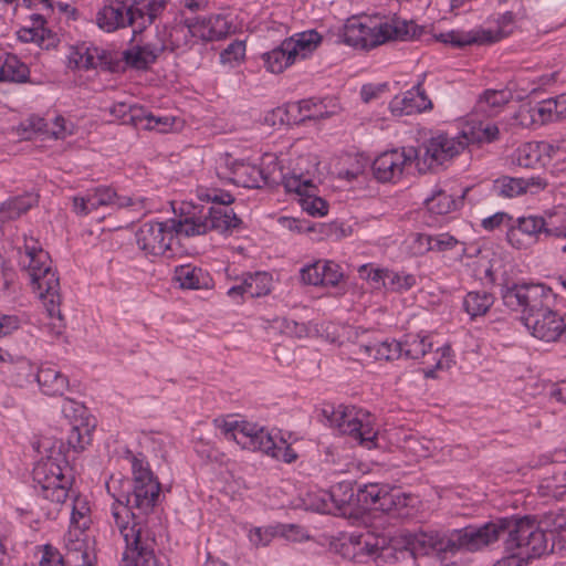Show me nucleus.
I'll return each instance as SVG.
<instances>
[{"instance_id":"17","label":"nucleus","mask_w":566,"mask_h":566,"mask_svg":"<svg viewBox=\"0 0 566 566\" xmlns=\"http://www.w3.org/2000/svg\"><path fill=\"white\" fill-rule=\"evenodd\" d=\"M166 3L167 0H127L126 20L134 27L133 39L155 22L164 12Z\"/></svg>"},{"instance_id":"27","label":"nucleus","mask_w":566,"mask_h":566,"mask_svg":"<svg viewBox=\"0 0 566 566\" xmlns=\"http://www.w3.org/2000/svg\"><path fill=\"white\" fill-rule=\"evenodd\" d=\"M95 189L103 207H109L112 209L129 208L139 214H144V210L146 209L145 198L119 196L115 189L108 186H98Z\"/></svg>"},{"instance_id":"21","label":"nucleus","mask_w":566,"mask_h":566,"mask_svg":"<svg viewBox=\"0 0 566 566\" xmlns=\"http://www.w3.org/2000/svg\"><path fill=\"white\" fill-rule=\"evenodd\" d=\"M35 381L42 394L63 396L69 389V378L52 365H42L36 369Z\"/></svg>"},{"instance_id":"45","label":"nucleus","mask_w":566,"mask_h":566,"mask_svg":"<svg viewBox=\"0 0 566 566\" xmlns=\"http://www.w3.org/2000/svg\"><path fill=\"white\" fill-rule=\"evenodd\" d=\"M245 287L249 297H261L268 295L272 290V275L264 271L244 273Z\"/></svg>"},{"instance_id":"37","label":"nucleus","mask_w":566,"mask_h":566,"mask_svg":"<svg viewBox=\"0 0 566 566\" xmlns=\"http://www.w3.org/2000/svg\"><path fill=\"white\" fill-rule=\"evenodd\" d=\"M549 150H553V146L547 143H526L517 148L515 160L521 167L534 168L541 161L543 154L551 157Z\"/></svg>"},{"instance_id":"59","label":"nucleus","mask_w":566,"mask_h":566,"mask_svg":"<svg viewBox=\"0 0 566 566\" xmlns=\"http://www.w3.org/2000/svg\"><path fill=\"white\" fill-rule=\"evenodd\" d=\"M322 260L303 266L300 270L301 281L306 285H322Z\"/></svg>"},{"instance_id":"28","label":"nucleus","mask_w":566,"mask_h":566,"mask_svg":"<svg viewBox=\"0 0 566 566\" xmlns=\"http://www.w3.org/2000/svg\"><path fill=\"white\" fill-rule=\"evenodd\" d=\"M437 40L454 48H464L471 44L493 43L497 38L491 31L481 30L476 32H464L459 30H451L446 33L437 35Z\"/></svg>"},{"instance_id":"49","label":"nucleus","mask_w":566,"mask_h":566,"mask_svg":"<svg viewBox=\"0 0 566 566\" xmlns=\"http://www.w3.org/2000/svg\"><path fill=\"white\" fill-rule=\"evenodd\" d=\"M154 545V539L147 536V543H144V547H139L140 551L134 547L128 551L127 555L139 556L138 560L142 566H165L164 557L155 555Z\"/></svg>"},{"instance_id":"52","label":"nucleus","mask_w":566,"mask_h":566,"mask_svg":"<svg viewBox=\"0 0 566 566\" xmlns=\"http://www.w3.org/2000/svg\"><path fill=\"white\" fill-rule=\"evenodd\" d=\"M244 55L245 43L234 40L220 53V63L233 67L244 59Z\"/></svg>"},{"instance_id":"20","label":"nucleus","mask_w":566,"mask_h":566,"mask_svg":"<svg viewBox=\"0 0 566 566\" xmlns=\"http://www.w3.org/2000/svg\"><path fill=\"white\" fill-rule=\"evenodd\" d=\"M166 49V40L164 38H159L156 42L134 45L130 49L125 50L123 52V60L134 70L146 71L151 64L156 63L159 55L165 52Z\"/></svg>"},{"instance_id":"40","label":"nucleus","mask_w":566,"mask_h":566,"mask_svg":"<svg viewBox=\"0 0 566 566\" xmlns=\"http://www.w3.org/2000/svg\"><path fill=\"white\" fill-rule=\"evenodd\" d=\"M386 484L358 483L356 484V506L358 510H376Z\"/></svg>"},{"instance_id":"62","label":"nucleus","mask_w":566,"mask_h":566,"mask_svg":"<svg viewBox=\"0 0 566 566\" xmlns=\"http://www.w3.org/2000/svg\"><path fill=\"white\" fill-rule=\"evenodd\" d=\"M214 426L224 434L229 440L235 441V436L241 430L242 421H238L231 418L214 419Z\"/></svg>"},{"instance_id":"47","label":"nucleus","mask_w":566,"mask_h":566,"mask_svg":"<svg viewBox=\"0 0 566 566\" xmlns=\"http://www.w3.org/2000/svg\"><path fill=\"white\" fill-rule=\"evenodd\" d=\"M493 191L503 198H514L526 192V184L524 178L502 176L494 181Z\"/></svg>"},{"instance_id":"5","label":"nucleus","mask_w":566,"mask_h":566,"mask_svg":"<svg viewBox=\"0 0 566 566\" xmlns=\"http://www.w3.org/2000/svg\"><path fill=\"white\" fill-rule=\"evenodd\" d=\"M197 196L209 206H202L198 212L186 217L185 222L177 223L185 228L186 237L202 235L209 231L231 233L241 227L242 220L229 207L234 202V197L230 192L216 188H200Z\"/></svg>"},{"instance_id":"33","label":"nucleus","mask_w":566,"mask_h":566,"mask_svg":"<svg viewBox=\"0 0 566 566\" xmlns=\"http://www.w3.org/2000/svg\"><path fill=\"white\" fill-rule=\"evenodd\" d=\"M469 144H491L500 138L499 127L490 122H479L468 125L461 133Z\"/></svg>"},{"instance_id":"30","label":"nucleus","mask_w":566,"mask_h":566,"mask_svg":"<svg viewBox=\"0 0 566 566\" xmlns=\"http://www.w3.org/2000/svg\"><path fill=\"white\" fill-rule=\"evenodd\" d=\"M38 201L39 196L34 192H25L21 196L9 198L0 205V223L20 218L34 207Z\"/></svg>"},{"instance_id":"23","label":"nucleus","mask_w":566,"mask_h":566,"mask_svg":"<svg viewBox=\"0 0 566 566\" xmlns=\"http://www.w3.org/2000/svg\"><path fill=\"white\" fill-rule=\"evenodd\" d=\"M38 368L28 358L13 356L10 363L1 366V373L12 385L23 388L35 381Z\"/></svg>"},{"instance_id":"18","label":"nucleus","mask_w":566,"mask_h":566,"mask_svg":"<svg viewBox=\"0 0 566 566\" xmlns=\"http://www.w3.org/2000/svg\"><path fill=\"white\" fill-rule=\"evenodd\" d=\"M186 24L189 27L190 36H198L203 42L220 41L227 38L232 28L227 17L222 14L208 18H188Z\"/></svg>"},{"instance_id":"24","label":"nucleus","mask_w":566,"mask_h":566,"mask_svg":"<svg viewBox=\"0 0 566 566\" xmlns=\"http://www.w3.org/2000/svg\"><path fill=\"white\" fill-rule=\"evenodd\" d=\"M174 280L181 289L187 290H208L213 285L210 274L206 270L192 264L176 266Z\"/></svg>"},{"instance_id":"60","label":"nucleus","mask_w":566,"mask_h":566,"mask_svg":"<svg viewBox=\"0 0 566 566\" xmlns=\"http://www.w3.org/2000/svg\"><path fill=\"white\" fill-rule=\"evenodd\" d=\"M90 507L84 500L75 499L72 505L71 523L78 528H86L90 522L87 516Z\"/></svg>"},{"instance_id":"50","label":"nucleus","mask_w":566,"mask_h":566,"mask_svg":"<svg viewBox=\"0 0 566 566\" xmlns=\"http://www.w3.org/2000/svg\"><path fill=\"white\" fill-rule=\"evenodd\" d=\"M300 205L312 217H324L328 212V203L323 198L316 196L315 190L305 192L300 198Z\"/></svg>"},{"instance_id":"11","label":"nucleus","mask_w":566,"mask_h":566,"mask_svg":"<svg viewBox=\"0 0 566 566\" xmlns=\"http://www.w3.org/2000/svg\"><path fill=\"white\" fill-rule=\"evenodd\" d=\"M467 147V139L460 133L450 137L448 134H438L422 144L418 150L416 164L420 172H427L434 167L442 166L453 159Z\"/></svg>"},{"instance_id":"46","label":"nucleus","mask_w":566,"mask_h":566,"mask_svg":"<svg viewBox=\"0 0 566 566\" xmlns=\"http://www.w3.org/2000/svg\"><path fill=\"white\" fill-rule=\"evenodd\" d=\"M511 223L533 244L539 240L545 230V219L537 216L513 219Z\"/></svg>"},{"instance_id":"55","label":"nucleus","mask_w":566,"mask_h":566,"mask_svg":"<svg viewBox=\"0 0 566 566\" xmlns=\"http://www.w3.org/2000/svg\"><path fill=\"white\" fill-rule=\"evenodd\" d=\"M189 27L186 24V20L182 24L176 25L170 33V45L171 51L187 48L190 49L195 44L193 39L196 36H190Z\"/></svg>"},{"instance_id":"8","label":"nucleus","mask_w":566,"mask_h":566,"mask_svg":"<svg viewBox=\"0 0 566 566\" xmlns=\"http://www.w3.org/2000/svg\"><path fill=\"white\" fill-rule=\"evenodd\" d=\"M323 412L339 433L350 437L366 449L377 447L378 430L368 412L343 405L324 408Z\"/></svg>"},{"instance_id":"12","label":"nucleus","mask_w":566,"mask_h":566,"mask_svg":"<svg viewBox=\"0 0 566 566\" xmlns=\"http://www.w3.org/2000/svg\"><path fill=\"white\" fill-rule=\"evenodd\" d=\"M418 158L415 147L395 148L381 153L373 161L371 170L379 182H397L401 179L407 167Z\"/></svg>"},{"instance_id":"63","label":"nucleus","mask_w":566,"mask_h":566,"mask_svg":"<svg viewBox=\"0 0 566 566\" xmlns=\"http://www.w3.org/2000/svg\"><path fill=\"white\" fill-rule=\"evenodd\" d=\"M308 503H306L307 509L321 512V513H332L334 512V504L332 501H328L324 496V492L317 494H308Z\"/></svg>"},{"instance_id":"3","label":"nucleus","mask_w":566,"mask_h":566,"mask_svg":"<svg viewBox=\"0 0 566 566\" xmlns=\"http://www.w3.org/2000/svg\"><path fill=\"white\" fill-rule=\"evenodd\" d=\"M501 539L506 551L520 549L527 558L541 557L547 552L546 533L530 516L501 517L481 524V551Z\"/></svg>"},{"instance_id":"10","label":"nucleus","mask_w":566,"mask_h":566,"mask_svg":"<svg viewBox=\"0 0 566 566\" xmlns=\"http://www.w3.org/2000/svg\"><path fill=\"white\" fill-rule=\"evenodd\" d=\"M179 222H185V218L145 222L135 234L138 248L147 255H164L170 250L175 235H186L185 228L177 224Z\"/></svg>"},{"instance_id":"36","label":"nucleus","mask_w":566,"mask_h":566,"mask_svg":"<svg viewBox=\"0 0 566 566\" xmlns=\"http://www.w3.org/2000/svg\"><path fill=\"white\" fill-rule=\"evenodd\" d=\"M463 205V196L454 198L444 190L434 192L424 200V206L429 213L433 216H444L458 210Z\"/></svg>"},{"instance_id":"6","label":"nucleus","mask_w":566,"mask_h":566,"mask_svg":"<svg viewBox=\"0 0 566 566\" xmlns=\"http://www.w3.org/2000/svg\"><path fill=\"white\" fill-rule=\"evenodd\" d=\"M25 253L29 259L27 271L31 282L38 290L49 317L57 321V324H54L56 334H61L65 323L60 310V280L51 269L50 256L40 247L29 245L28 243L25 244Z\"/></svg>"},{"instance_id":"38","label":"nucleus","mask_w":566,"mask_h":566,"mask_svg":"<svg viewBox=\"0 0 566 566\" xmlns=\"http://www.w3.org/2000/svg\"><path fill=\"white\" fill-rule=\"evenodd\" d=\"M416 242L419 244V250L421 253L429 251L446 252L454 249L460 243L457 238L449 233H418Z\"/></svg>"},{"instance_id":"64","label":"nucleus","mask_w":566,"mask_h":566,"mask_svg":"<svg viewBox=\"0 0 566 566\" xmlns=\"http://www.w3.org/2000/svg\"><path fill=\"white\" fill-rule=\"evenodd\" d=\"M396 494L397 489H390L388 485H385L384 492L381 494V500L379 501L376 510L395 516Z\"/></svg>"},{"instance_id":"41","label":"nucleus","mask_w":566,"mask_h":566,"mask_svg":"<svg viewBox=\"0 0 566 566\" xmlns=\"http://www.w3.org/2000/svg\"><path fill=\"white\" fill-rule=\"evenodd\" d=\"M109 113L122 124L139 128L142 119L146 116V108L138 104L118 102L111 107Z\"/></svg>"},{"instance_id":"7","label":"nucleus","mask_w":566,"mask_h":566,"mask_svg":"<svg viewBox=\"0 0 566 566\" xmlns=\"http://www.w3.org/2000/svg\"><path fill=\"white\" fill-rule=\"evenodd\" d=\"M296 440L292 432H283L279 429L270 431L249 421H242L241 430L235 436V442L242 449L259 451L285 463H292L297 459V453L291 447Z\"/></svg>"},{"instance_id":"25","label":"nucleus","mask_w":566,"mask_h":566,"mask_svg":"<svg viewBox=\"0 0 566 566\" xmlns=\"http://www.w3.org/2000/svg\"><path fill=\"white\" fill-rule=\"evenodd\" d=\"M356 484L357 482L342 481L331 486L329 491H324V496L334 504V510L343 514L357 511L356 506Z\"/></svg>"},{"instance_id":"56","label":"nucleus","mask_w":566,"mask_h":566,"mask_svg":"<svg viewBox=\"0 0 566 566\" xmlns=\"http://www.w3.org/2000/svg\"><path fill=\"white\" fill-rule=\"evenodd\" d=\"M284 187L289 192H295L301 196L305 192L314 191L316 187L311 179H305L301 175L285 176L283 179Z\"/></svg>"},{"instance_id":"15","label":"nucleus","mask_w":566,"mask_h":566,"mask_svg":"<svg viewBox=\"0 0 566 566\" xmlns=\"http://www.w3.org/2000/svg\"><path fill=\"white\" fill-rule=\"evenodd\" d=\"M87 408L73 399H65L62 405V413L71 422V429L67 436V446L74 451H82L92 441V428L88 423Z\"/></svg>"},{"instance_id":"4","label":"nucleus","mask_w":566,"mask_h":566,"mask_svg":"<svg viewBox=\"0 0 566 566\" xmlns=\"http://www.w3.org/2000/svg\"><path fill=\"white\" fill-rule=\"evenodd\" d=\"M40 447L48 454L39 460L33 468V488L44 500L61 505L71 496L74 481L65 455L66 447L62 440L51 441L49 439L43 440Z\"/></svg>"},{"instance_id":"13","label":"nucleus","mask_w":566,"mask_h":566,"mask_svg":"<svg viewBox=\"0 0 566 566\" xmlns=\"http://www.w3.org/2000/svg\"><path fill=\"white\" fill-rule=\"evenodd\" d=\"M342 39L345 44L361 50L374 49L386 43L381 32V18L348 19Z\"/></svg>"},{"instance_id":"2","label":"nucleus","mask_w":566,"mask_h":566,"mask_svg":"<svg viewBox=\"0 0 566 566\" xmlns=\"http://www.w3.org/2000/svg\"><path fill=\"white\" fill-rule=\"evenodd\" d=\"M405 549L416 556L437 555L440 559L460 552L481 551V525H468L449 531L423 530L407 531L400 536Z\"/></svg>"},{"instance_id":"48","label":"nucleus","mask_w":566,"mask_h":566,"mask_svg":"<svg viewBox=\"0 0 566 566\" xmlns=\"http://www.w3.org/2000/svg\"><path fill=\"white\" fill-rule=\"evenodd\" d=\"M272 115L277 117L281 124L297 125L306 120L305 109H303V99L290 103L284 107H277Z\"/></svg>"},{"instance_id":"58","label":"nucleus","mask_w":566,"mask_h":566,"mask_svg":"<svg viewBox=\"0 0 566 566\" xmlns=\"http://www.w3.org/2000/svg\"><path fill=\"white\" fill-rule=\"evenodd\" d=\"M554 108L553 98L537 103L534 107L531 108L533 120H536V116L537 119L542 123L557 120V113Z\"/></svg>"},{"instance_id":"32","label":"nucleus","mask_w":566,"mask_h":566,"mask_svg":"<svg viewBox=\"0 0 566 566\" xmlns=\"http://www.w3.org/2000/svg\"><path fill=\"white\" fill-rule=\"evenodd\" d=\"M285 40L287 48L291 49L295 60H297L311 55L321 43L322 36L315 30H307Z\"/></svg>"},{"instance_id":"26","label":"nucleus","mask_w":566,"mask_h":566,"mask_svg":"<svg viewBox=\"0 0 566 566\" xmlns=\"http://www.w3.org/2000/svg\"><path fill=\"white\" fill-rule=\"evenodd\" d=\"M381 32L386 42L391 40L409 41L418 39L423 33V27L416 24L412 20L394 17L390 21L381 19Z\"/></svg>"},{"instance_id":"44","label":"nucleus","mask_w":566,"mask_h":566,"mask_svg":"<svg viewBox=\"0 0 566 566\" xmlns=\"http://www.w3.org/2000/svg\"><path fill=\"white\" fill-rule=\"evenodd\" d=\"M416 284V275L406 271L386 269L384 273L382 286L389 292L403 293L411 290Z\"/></svg>"},{"instance_id":"51","label":"nucleus","mask_w":566,"mask_h":566,"mask_svg":"<svg viewBox=\"0 0 566 566\" xmlns=\"http://www.w3.org/2000/svg\"><path fill=\"white\" fill-rule=\"evenodd\" d=\"M19 129L25 139H31L36 134L46 136L49 135V123L38 115H30L20 123Z\"/></svg>"},{"instance_id":"16","label":"nucleus","mask_w":566,"mask_h":566,"mask_svg":"<svg viewBox=\"0 0 566 566\" xmlns=\"http://www.w3.org/2000/svg\"><path fill=\"white\" fill-rule=\"evenodd\" d=\"M219 168H224L227 171H222V176L239 187L258 189L268 184V177L261 167L229 155Z\"/></svg>"},{"instance_id":"43","label":"nucleus","mask_w":566,"mask_h":566,"mask_svg":"<svg viewBox=\"0 0 566 566\" xmlns=\"http://www.w3.org/2000/svg\"><path fill=\"white\" fill-rule=\"evenodd\" d=\"M364 352L375 360H395L401 358V345L399 340H384L373 343L360 347Z\"/></svg>"},{"instance_id":"29","label":"nucleus","mask_w":566,"mask_h":566,"mask_svg":"<svg viewBox=\"0 0 566 566\" xmlns=\"http://www.w3.org/2000/svg\"><path fill=\"white\" fill-rule=\"evenodd\" d=\"M30 70L17 55L0 54V82L22 84L29 82Z\"/></svg>"},{"instance_id":"1","label":"nucleus","mask_w":566,"mask_h":566,"mask_svg":"<svg viewBox=\"0 0 566 566\" xmlns=\"http://www.w3.org/2000/svg\"><path fill=\"white\" fill-rule=\"evenodd\" d=\"M132 480L120 481V491L112 493L111 507L114 525L125 542L120 566H142L139 556L127 555L129 549L144 547L147 543L145 528L156 520L161 484L142 453L128 452Z\"/></svg>"},{"instance_id":"31","label":"nucleus","mask_w":566,"mask_h":566,"mask_svg":"<svg viewBox=\"0 0 566 566\" xmlns=\"http://www.w3.org/2000/svg\"><path fill=\"white\" fill-rule=\"evenodd\" d=\"M306 120H318L334 116L340 109L338 98L326 96L324 98L311 97L303 99Z\"/></svg>"},{"instance_id":"22","label":"nucleus","mask_w":566,"mask_h":566,"mask_svg":"<svg viewBox=\"0 0 566 566\" xmlns=\"http://www.w3.org/2000/svg\"><path fill=\"white\" fill-rule=\"evenodd\" d=\"M127 0H112L109 4L102 8L96 14V23L99 29L113 32L119 28L130 25L126 13Z\"/></svg>"},{"instance_id":"61","label":"nucleus","mask_w":566,"mask_h":566,"mask_svg":"<svg viewBox=\"0 0 566 566\" xmlns=\"http://www.w3.org/2000/svg\"><path fill=\"white\" fill-rule=\"evenodd\" d=\"M388 90L389 85L387 82L364 84L360 88V98L364 103H370L379 98Z\"/></svg>"},{"instance_id":"53","label":"nucleus","mask_w":566,"mask_h":566,"mask_svg":"<svg viewBox=\"0 0 566 566\" xmlns=\"http://www.w3.org/2000/svg\"><path fill=\"white\" fill-rule=\"evenodd\" d=\"M360 551L373 557H386L391 547L387 546L386 537L367 536L359 542Z\"/></svg>"},{"instance_id":"54","label":"nucleus","mask_w":566,"mask_h":566,"mask_svg":"<svg viewBox=\"0 0 566 566\" xmlns=\"http://www.w3.org/2000/svg\"><path fill=\"white\" fill-rule=\"evenodd\" d=\"M322 286L335 287L344 277L339 264L329 260H322Z\"/></svg>"},{"instance_id":"34","label":"nucleus","mask_w":566,"mask_h":566,"mask_svg":"<svg viewBox=\"0 0 566 566\" xmlns=\"http://www.w3.org/2000/svg\"><path fill=\"white\" fill-rule=\"evenodd\" d=\"M401 357L408 359H420L432 352V342L428 335L407 334L401 340Z\"/></svg>"},{"instance_id":"39","label":"nucleus","mask_w":566,"mask_h":566,"mask_svg":"<svg viewBox=\"0 0 566 566\" xmlns=\"http://www.w3.org/2000/svg\"><path fill=\"white\" fill-rule=\"evenodd\" d=\"M494 303L493 294L486 291L468 292L463 298V310L474 319L485 315Z\"/></svg>"},{"instance_id":"14","label":"nucleus","mask_w":566,"mask_h":566,"mask_svg":"<svg viewBox=\"0 0 566 566\" xmlns=\"http://www.w3.org/2000/svg\"><path fill=\"white\" fill-rule=\"evenodd\" d=\"M556 301L537 308L534 313L522 316L524 326L531 334L544 342H560L564 326L563 315L552 307Z\"/></svg>"},{"instance_id":"35","label":"nucleus","mask_w":566,"mask_h":566,"mask_svg":"<svg viewBox=\"0 0 566 566\" xmlns=\"http://www.w3.org/2000/svg\"><path fill=\"white\" fill-rule=\"evenodd\" d=\"M262 60L266 70L274 74L283 72L296 61L291 49L286 45V40L273 50L263 53Z\"/></svg>"},{"instance_id":"57","label":"nucleus","mask_w":566,"mask_h":566,"mask_svg":"<svg viewBox=\"0 0 566 566\" xmlns=\"http://www.w3.org/2000/svg\"><path fill=\"white\" fill-rule=\"evenodd\" d=\"M510 99V93L497 90H486L480 97L479 104L488 106L490 111H496Z\"/></svg>"},{"instance_id":"9","label":"nucleus","mask_w":566,"mask_h":566,"mask_svg":"<svg viewBox=\"0 0 566 566\" xmlns=\"http://www.w3.org/2000/svg\"><path fill=\"white\" fill-rule=\"evenodd\" d=\"M501 297L509 310L521 312L522 316H526L543 305L556 301L557 294L544 283L522 282L502 286Z\"/></svg>"},{"instance_id":"19","label":"nucleus","mask_w":566,"mask_h":566,"mask_svg":"<svg viewBox=\"0 0 566 566\" xmlns=\"http://www.w3.org/2000/svg\"><path fill=\"white\" fill-rule=\"evenodd\" d=\"M432 108V103L419 81L402 96H395L389 103L394 116L411 115Z\"/></svg>"},{"instance_id":"42","label":"nucleus","mask_w":566,"mask_h":566,"mask_svg":"<svg viewBox=\"0 0 566 566\" xmlns=\"http://www.w3.org/2000/svg\"><path fill=\"white\" fill-rule=\"evenodd\" d=\"M77 57L74 59L78 69L91 70L98 66L108 67V53L96 46H87L75 52Z\"/></svg>"}]
</instances>
